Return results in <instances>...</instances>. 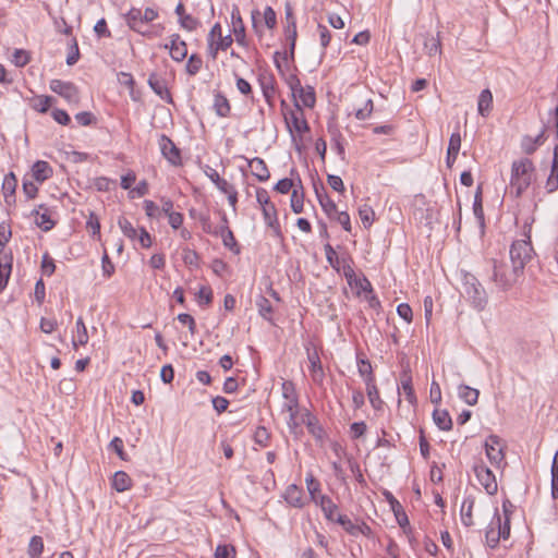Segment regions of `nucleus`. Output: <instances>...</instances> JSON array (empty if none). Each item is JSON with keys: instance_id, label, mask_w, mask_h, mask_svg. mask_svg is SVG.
Wrapping results in <instances>:
<instances>
[{"instance_id": "f257e3e1", "label": "nucleus", "mask_w": 558, "mask_h": 558, "mask_svg": "<svg viewBox=\"0 0 558 558\" xmlns=\"http://www.w3.org/2000/svg\"><path fill=\"white\" fill-rule=\"evenodd\" d=\"M514 506L509 499H505L502 501V512L501 515L498 512V509H495V514L485 532L486 544L490 548L497 547L500 539H508L510 536V522L511 514Z\"/></svg>"}, {"instance_id": "f03ea898", "label": "nucleus", "mask_w": 558, "mask_h": 558, "mask_svg": "<svg viewBox=\"0 0 558 558\" xmlns=\"http://www.w3.org/2000/svg\"><path fill=\"white\" fill-rule=\"evenodd\" d=\"M535 167L531 159L521 158L511 165L510 194L515 198L531 185L534 179Z\"/></svg>"}, {"instance_id": "7ed1b4c3", "label": "nucleus", "mask_w": 558, "mask_h": 558, "mask_svg": "<svg viewBox=\"0 0 558 558\" xmlns=\"http://www.w3.org/2000/svg\"><path fill=\"white\" fill-rule=\"evenodd\" d=\"M461 294L478 312L487 305L488 296L484 287L474 275L466 271L461 274Z\"/></svg>"}, {"instance_id": "20e7f679", "label": "nucleus", "mask_w": 558, "mask_h": 558, "mask_svg": "<svg viewBox=\"0 0 558 558\" xmlns=\"http://www.w3.org/2000/svg\"><path fill=\"white\" fill-rule=\"evenodd\" d=\"M492 264L493 275L490 279L502 291L511 289L518 282L519 278L523 276V272L517 269L512 264L509 265L496 259H493Z\"/></svg>"}, {"instance_id": "39448f33", "label": "nucleus", "mask_w": 558, "mask_h": 558, "mask_svg": "<svg viewBox=\"0 0 558 558\" xmlns=\"http://www.w3.org/2000/svg\"><path fill=\"white\" fill-rule=\"evenodd\" d=\"M524 235L525 239L515 240L510 246V262L522 272H524L525 265L531 262L534 254L530 230Z\"/></svg>"}, {"instance_id": "423d86ee", "label": "nucleus", "mask_w": 558, "mask_h": 558, "mask_svg": "<svg viewBox=\"0 0 558 558\" xmlns=\"http://www.w3.org/2000/svg\"><path fill=\"white\" fill-rule=\"evenodd\" d=\"M208 53L213 60L217 58L219 50H227L233 43L231 35L222 36V27L219 23H216L208 36Z\"/></svg>"}, {"instance_id": "0eeeda50", "label": "nucleus", "mask_w": 558, "mask_h": 558, "mask_svg": "<svg viewBox=\"0 0 558 558\" xmlns=\"http://www.w3.org/2000/svg\"><path fill=\"white\" fill-rule=\"evenodd\" d=\"M283 117L291 133L292 131H295L299 134H303L310 131L308 123L304 118L303 109L296 100L294 101V109L283 111Z\"/></svg>"}, {"instance_id": "6e6552de", "label": "nucleus", "mask_w": 558, "mask_h": 558, "mask_svg": "<svg viewBox=\"0 0 558 558\" xmlns=\"http://www.w3.org/2000/svg\"><path fill=\"white\" fill-rule=\"evenodd\" d=\"M473 472L488 495H495L497 493L498 485L495 474L482 460L474 463Z\"/></svg>"}, {"instance_id": "1a4fd4ad", "label": "nucleus", "mask_w": 558, "mask_h": 558, "mask_svg": "<svg viewBox=\"0 0 558 558\" xmlns=\"http://www.w3.org/2000/svg\"><path fill=\"white\" fill-rule=\"evenodd\" d=\"M49 87L53 93L63 97L68 102L78 104V89L73 83L61 80H51Z\"/></svg>"}, {"instance_id": "9d476101", "label": "nucleus", "mask_w": 558, "mask_h": 558, "mask_svg": "<svg viewBox=\"0 0 558 558\" xmlns=\"http://www.w3.org/2000/svg\"><path fill=\"white\" fill-rule=\"evenodd\" d=\"M158 143L161 155L168 160L170 165L175 167L182 165L181 150L170 137L161 134Z\"/></svg>"}, {"instance_id": "9b49d317", "label": "nucleus", "mask_w": 558, "mask_h": 558, "mask_svg": "<svg viewBox=\"0 0 558 558\" xmlns=\"http://www.w3.org/2000/svg\"><path fill=\"white\" fill-rule=\"evenodd\" d=\"M485 451L492 464L499 466L505 459L501 439L497 435H489L485 441Z\"/></svg>"}, {"instance_id": "f8f14e48", "label": "nucleus", "mask_w": 558, "mask_h": 558, "mask_svg": "<svg viewBox=\"0 0 558 558\" xmlns=\"http://www.w3.org/2000/svg\"><path fill=\"white\" fill-rule=\"evenodd\" d=\"M222 221L223 223L218 229L215 230V235L221 236L223 245L231 252H233L234 254H240V245L238 244L233 232L228 227V219L226 214H222Z\"/></svg>"}, {"instance_id": "ddd939ff", "label": "nucleus", "mask_w": 558, "mask_h": 558, "mask_svg": "<svg viewBox=\"0 0 558 558\" xmlns=\"http://www.w3.org/2000/svg\"><path fill=\"white\" fill-rule=\"evenodd\" d=\"M301 423L306 425L308 433L317 440L323 441L325 438V430L319 424L318 418L310 411L305 410L301 414Z\"/></svg>"}, {"instance_id": "4468645a", "label": "nucleus", "mask_w": 558, "mask_h": 558, "mask_svg": "<svg viewBox=\"0 0 558 558\" xmlns=\"http://www.w3.org/2000/svg\"><path fill=\"white\" fill-rule=\"evenodd\" d=\"M165 48L169 49L172 60L180 62L183 61L187 56V46L184 40H181L179 34L170 36V44L165 45Z\"/></svg>"}, {"instance_id": "2eb2a0df", "label": "nucleus", "mask_w": 558, "mask_h": 558, "mask_svg": "<svg viewBox=\"0 0 558 558\" xmlns=\"http://www.w3.org/2000/svg\"><path fill=\"white\" fill-rule=\"evenodd\" d=\"M258 83L260 85L263 96L266 102L274 107V99L276 95V80L272 74L262 73L258 76Z\"/></svg>"}, {"instance_id": "dca6fc26", "label": "nucleus", "mask_w": 558, "mask_h": 558, "mask_svg": "<svg viewBox=\"0 0 558 558\" xmlns=\"http://www.w3.org/2000/svg\"><path fill=\"white\" fill-rule=\"evenodd\" d=\"M32 215L36 216L35 222L43 231H50L56 225V221L51 219L48 207L44 204H40L38 209H34Z\"/></svg>"}, {"instance_id": "f3484780", "label": "nucleus", "mask_w": 558, "mask_h": 558, "mask_svg": "<svg viewBox=\"0 0 558 558\" xmlns=\"http://www.w3.org/2000/svg\"><path fill=\"white\" fill-rule=\"evenodd\" d=\"M17 186V179L13 172H9L4 175L2 182V192L4 196V202L7 205L11 206L15 204V191Z\"/></svg>"}, {"instance_id": "a211bd4d", "label": "nucleus", "mask_w": 558, "mask_h": 558, "mask_svg": "<svg viewBox=\"0 0 558 558\" xmlns=\"http://www.w3.org/2000/svg\"><path fill=\"white\" fill-rule=\"evenodd\" d=\"M231 20L233 25V33L235 41L241 46H246V34L243 20L240 14L239 8L234 7L231 12Z\"/></svg>"}, {"instance_id": "6ab92c4d", "label": "nucleus", "mask_w": 558, "mask_h": 558, "mask_svg": "<svg viewBox=\"0 0 558 558\" xmlns=\"http://www.w3.org/2000/svg\"><path fill=\"white\" fill-rule=\"evenodd\" d=\"M307 359L311 364L310 372H311L313 380L317 384H322L323 379L325 377V373L323 369V365H322L318 352L316 350H314L312 352L308 351Z\"/></svg>"}, {"instance_id": "aec40b11", "label": "nucleus", "mask_w": 558, "mask_h": 558, "mask_svg": "<svg viewBox=\"0 0 558 558\" xmlns=\"http://www.w3.org/2000/svg\"><path fill=\"white\" fill-rule=\"evenodd\" d=\"M148 85L161 98L171 101V94L167 87L166 81L158 74L153 73L148 77Z\"/></svg>"}, {"instance_id": "412c9836", "label": "nucleus", "mask_w": 558, "mask_h": 558, "mask_svg": "<svg viewBox=\"0 0 558 558\" xmlns=\"http://www.w3.org/2000/svg\"><path fill=\"white\" fill-rule=\"evenodd\" d=\"M324 512L325 518L328 521L336 522L338 506L327 495H319V500L315 502Z\"/></svg>"}, {"instance_id": "4be33fe9", "label": "nucleus", "mask_w": 558, "mask_h": 558, "mask_svg": "<svg viewBox=\"0 0 558 558\" xmlns=\"http://www.w3.org/2000/svg\"><path fill=\"white\" fill-rule=\"evenodd\" d=\"M262 211L266 226L271 228L277 236L281 235L280 225L278 221V215L275 204L263 207Z\"/></svg>"}, {"instance_id": "5701e85b", "label": "nucleus", "mask_w": 558, "mask_h": 558, "mask_svg": "<svg viewBox=\"0 0 558 558\" xmlns=\"http://www.w3.org/2000/svg\"><path fill=\"white\" fill-rule=\"evenodd\" d=\"M52 173L53 170L47 161L38 160L33 165L31 174L36 182L43 183L49 179Z\"/></svg>"}, {"instance_id": "b1692460", "label": "nucleus", "mask_w": 558, "mask_h": 558, "mask_svg": "<svg viewBox=\"0 0 558 558\" xmlns=\"http://www.w3.org/2000/svg\"><path fill=\"white\" fill-rule=\"evenodd\" d=\"M545 142V128L535 137L524 135L521 141V148L526 155H532L538 146Z\"/></svg>"}, {"instance_id": "393cba45", "label": "nucleus", "mask_w": 558, "mask_h": 558, "mask_svg": "<svg viewBox=\"0 0 558 558\" xmlns=\"http://www.w3.org/2000/svg\"><path fill=\"white\" fill-rule=\"evenodd\" d=\"M385 496H386V498H387V500H388V502H389V505L391 507V510L395 513V517H396V520H397L398 524L401 527H405L407 525H409L408 515L404 512L401 504L393 497V495L390 492H386Z\"/></svg>"}, {"instance_id": "a878e982", "label": "nucleus", "mask_w": 558, "mask_h": 558, "mask_svg": "<svg viewBox=\"0 0 558 558\" xmlns=\"http://www.w3.org/2000/svg\"><path fill=\"white\" fill-rule=\"evenodd\" d=\"M284 500L294 508H303V490L295 484H291L286 488L283 494Z\"/></svg>"}, {"instance_id": "bb28decb", "label": "nucleus", "mask_w": 558, "mask_h": 558, "mask_svg": "<svg viewBox=\"0 0 558 558\" xmlns=\"http://www.w3.org/2000/svg\"><path fill=\"white\" fill-rule=\"evenodd\" d=\"M12 254H5L0 258V293L7 288L12 271Z\"/></svg>"}, {"instance_id": "cd10ccee", "label": "nucleus", "mask_w": 558, "mask_h": 558, "mask_svg": "<svg viewBox=\"0 0 558 558\" xmlns=\"http://www.w3.org/2000/svg\"><path fill=\"white\" fill-rule=\"evenodd\" d=\"M545 187L548 193H554L558 190V146H556L554 149L550 173L547 178Z\"/></svg>"}, {"instance_id": "c85d7f7f", "label": "nucleus", "mask_w": 558, "mask_h": 558, "mask_svg": "<svg viewBox=\"0 0 558 558\" xmlns=\"http://www.w3.org/2000/svg\"><path fill=\"white\" fill-rule=\"evenodd\" d=\"M250 167L252 170V174L254 177H256V179L258 181L265 182L269 179V177H270L269 170L267 168L266 162L262 158H258V157L253 158L250 161Z\"/></svg>"}, {"instance_id": "c756f323", "label": "nucleus", "mask_w": 558, "mask_h": 558, "mask_svg": "<svg viewBox=\"0 0 558 558\" xmlns=\"http://www.w3.org/2000/svg\"><path fill=\"white\" fill-rule=\"evenodd\" d=\"M296 101H301V104L306 108H313L316 104V94L314 87L301 86V89L296 90Z\"/></svg>"}, {"instance_id": "7c9ffc66", "label": "nucleus", "mask_w": 558, "mask_h": 558, "mask_svg": "<svg viewBox=\"0 0 558 558\" xmlns=\"http://www.w3.org/2000/svg\"><path fill=\"white\" fill-rule=\"evenodd\" d=\"M284 35L287 40L289 41V52L283 53V59L287 60L288 58L294 59V50H295V44H296V22H291V25H286L284 27Z\"/></svg>"}, {"instance_id": "2f4dec72", "label": "nucleus", "mask_w": 558, "mask_h": 558, "mask_svg": "<svg viewBox=\"0 0 558 558\" xmlns=\"http://www.w3.org/2000/svg\"><path fill=\"white\" fill-rule=\"evenodd\" d=\"M128 24L130 28L137 32L138 34H145L144 31V21H143V12L141 9H131L126 15Z\"/></svg>"}, {"instance_id": "473e14b6", "label": "nucleus", "mask_w": 558, "mask_h": 558, "mask_svg": "<svg viewBox=\"0 0 558 558\" xmlns=\"http://www.w3.org/2000/svg\"><path fill=\"white\" fill-rule=\"evenodd\" d=\"M493 106V94L486 88L483 89L477 100V111L482 117H487L490 113Z\"/></svg>"}, {"instance_id": "72a5a7b5", "label": "nucleus", "mask_w": 558, "mask_h": 558, "mask_svg": "<svg viewBox=\"0 0 558 558\" xmlns=\"http://www.w3.org/2000/svg\"><path fill=\"white\" fill-rule=\"evenodd\" d=\"M475 500L474 497L468 496L464 498L462 506H461V522L464 526H472L473 525V507H474Z\"/></svg>"}, {"instance_id": "f704fd0d", "label": "nucleus", "mask_w": 558, "mask_h": 558, "mask_svg": "<svg viewBox=\"0 0 558 558\" xmlns=\"http://www.w3.org/2000/svg\"><path fill=\"white\" fill-rule=\"evenodd\" d=\"M433 421L441 430H450L452 428V418L447 410H434Z\"/></svg>"}, {"instance_id": "c9c22d12", "label": "nucleus", "mask_w": 558, "mask_h": 558, "mask_svg": "<svg viewBox=\"0 0 558 558\" xmlns=\"http://www.w3.org/2000/svg\"><path fill=\"white\" fill-rule=\"evenodd\" d=\"M458 396L466 404L474 405L477 403L480 391L475 388L468 386V385H460L458 387Z\"/></svg>"}, {"instance_id": "e433bc0d", "label": "nucleus", "mask_w": 558, "mask_h": 558, "mask_svg": "<svg viewBox=\"0 0 558 558\" xmlns=\"http://www.w3.org/2000/svg\"><path fill=\"white\" fill-rule=\"evenodd\" d=\"M88 332L82 317L76 320V336L72 339V345L76 350L78 345H85L88 342Z\"/></svg>"}, {"instance_id": "4c0bfd02", "label": "nucleus", "mask_w": 558, "mask_h": 558, "mask_svg": "<svg viewBox=\"0 0 558 558\" xmlns=\"http://www.w3.org/2000/svg\"><path fill=\"white\" fill-rule=\"evenodd\" d=\"M214 109L217 116L226 118L230 114L231 106L226 96L221 93H217L214 99Z\"/></svg>"}, {"instance_id": "58836bf2", "label": "nucleus", "mask_w": 558, "mask_h": 558, "mask_svg": "<svg viewBox=\"0 0 558 558\" xmlns=\"http://www.w3.org/2000/svg\"><path fill=\"white\" fill-rule=\"evenodd\" d=\"M131 485H132V480L128 473H125L123 471H118L114 473L113 478H112V487L117 492H120V493L125 492L131 487Z\"/></svg>"}, {"instance_id": "ea45409f", "label": "nucleus", "mask_w": 558, "mask_h": 558, "mask_svg": "<svg viewBox=\"0 0 558 558\" xmlns=\"http://www.w3.org/2000/svg\"><path fill=\"white\" fill-rule=\"evenodd\" d=\"M473 214L478 222V226L482 231H484L485 228V218H484V209L482 204V191L481 187L477 189V192L474 196L473 202Z\"/></svg>"}, {"instance_id": "a19ab883", "label": "nucleus", "mask_w": 558, "mask_h": 558, "mask_svg": "<svg viewBox=\"0 0 558 558\" xmlns=\"http://www.w3.org/2000/svg\"><path fill=\"white\" fill-rule=\"evenodd\" d=\"M44 551V541L41 536L34 535L28 544L27 554L29 558H40Z\"/></svg>"}, {"instance_id": "79ce46f5", "label": "nucleus", "mask_w": 558, "mask_h": 558, "mask_svg": "<svg viewBox=\"0 0 558 558\" xmlns=\"http://www.w3.org/2000/svg\"><path fill=\"white\" fill-rule=\"evenodd\" d=\"M401 388L405 396V399L412 404L415 403L416 397H415L414 389L412 386V378L407 373H403L401 376Z\"/></svg>"}, {"instance_id": "37998d69", "label": "nucleus", "mask_w": 558, "mask_h": 558, "mask_svg": "<svg viewBox=\"0 0 558 558\" xmlns=\"http://www.w3.org/2000/svg\"><path fill=\"white\" fill-rule=\"evenodd\" d=\"M424 50L429 57L435 56L440 52L439 33L437 34V37H434L432 35L425 36Z\"/></svg>"}, {"instance_id": "c03bdc74", "label": "nucleus", "mask_w": 558, "mask_h": 558, "mask_svg": "<svg viewBox=\"0 0 558 558\" xmlns=\"http://www.w3.org/2000/svg\"><path fill=\"white\" fill-rule=\"evenodd\" d=\"M205 173L221 193L232 185L227 180L220 178L219 173L210 167H207Z\"/></svg>"}, {"instance_id": "a18cd8bd", "label": "nucleus", "mask_w": 558, "mask_h": 558, "mask_svg": "<svg viewBox=\"0 0 558 558\" xmlns=\"http://www.w3.org/2000/svg\"><path fill=\"white\" fill-rule=\"evenodd\" d=\"M336 522L351 536H359V523H353L345 514H338Z\"/></svg>"}, {"instance_id": "49530a36", "label": "nucleus", "mask_w": 558, "mask_h": 558, "mask_svg": "<svg viewBox=\"0 0 558 558\" xmlns=\"http://www.w3.org/2000/svg\"><path fill=\"white\" fill-rule=\"evenodd\" d=\"M366 385V391L369 399V402L374 409H379L383 401L379 397V391L375 385V381H372L371 378L367 380Z\"/></svg>"}, {"instance_id": "de8ad7c7", "label": "nucleus", "mask_w": 558, "mask_h": 558, "mask_svg": "<svg viewBox=\"0 0 558 558\" xmlns=\"http://www.w3.org/2000/svg\"><path fill=\"white\" fill-rule=\"evenodd\" d=\"M118 226L126 238H129L132 241L136 240L138 231L125 217H119Z\"/></svg>"}, {"instance_id": "09e8293b", "label": "nucleus", "mask_w": 558, "mask_h": 558, "mask_svg": "<svg viewBox=\"0 0 558 558\" xmlns=\"http://www.w3.org/2000/svg\"><path fill=\"white\" fill-rule=\"evenodd\" d=\"M357 368L361 376L364 377L365 384L371 378L372 381H375V377L373 375V368L371 362L367 359L357 357Z\"/></svg>"}, {"instance_id": "8fccbe9b", "label": "nucleus", "mask_w": 558, "mask_h": 558, "mask_svg": "<svg viewBox=\"0 0 558 558\" xmlns=\"http://www.w3.org/2000/svg\"><path fill=\"white\" fill-rule=\"evenodd\" d=\"M54 101V98L51 96H45L40 95L35 97L33 108L37 110L38 112L45 113L49 110L52 102Z\"/></svg>"}, {"instance_id": "3c124183", "label": "nucleus", "mask_w": 558, "mask_h": 558, "mask_svg": "<svg viewBox=\"0 0 558 558\" xmlns=\"http://www.w3.org/2000/svg\"><path fill=\"white\" fill-rule=\"evenodd\" d=\"M305 483L312 500H319L320 483L312 474L306 476Z\"/></svg>"}, {"instance_id": "603ef678", "label": "nucleus", "mask_w": 558, "mask_h": 558, "mask_svg": "<svg viewBox=\"0 0 558 558\" xmlns=\"http://www.w3.org/2000/svg\"><path fill=\"white\" fill-rule=\"evenodd\" d=\"M202 65H203L202 58L198 54L193 53L190 56V58L187 60V63L185 66L186 73L191 76L196 75L199 72V70L202 69Z\"/></svg>"}, {"instance_id": "864d4df0", "label": "nucleus", "mask_w": 558, "mask_h": 558, "mask_svg": "<svg viewBox=\"0 0 558 558\" xmlns=\"http://www.w3.org/2000/svg\"><path fill=\"white\" fill-rule=\"evenodd\" d=\"M324 250H325V255H326V259H327L328 264L333 269L339 271L340 264H341L342 260H340V258L338 257L337 252L335 251V248L329 243H326L325 246H324Z\"/></svg>"}, {"instance_id": "5fc2aeb1", "label": "nucleus", "mask_w": 558, "mask_h": 558, "mask_svg": "<svg viewBox=\"0 0 558 558\" xmlns=\"http://www.w3.org/2000/svg\"><path fill=\"white\" fill-rule=\"evenodd\" d=\"M270 440V433L264 426H258L254 433V442L260 447H267Z\"/></svg>"}, {"instance_id": "6e6d98bb", "label": "nucleus", "mask_w": 558, "mask_h": 558, "mask_svg": "<svg viewBox=\"0 0 558 558\" xmlns=\"http://www.w3.org/2000/svg\"><path fill=\"white\" fill-rule=\"evenodd\" d=\"M11 61L17 66L23 68L31 61L29 52L24 49H15Z\"/></svg>"}, {"instance_id": "4d7b16f0", "label": "nucleus", "mask_w": 558, "mask_h": 558, "mask_svg": "<svg viewBox=\"0 0 558 558\" xmlns=\"http://www.w3.org/2000/svg\"><path fill=\"white\" fill-rule=\"evenodd\" d=\"M359 216L361 221L365 228H369L374 221L375 213L373 208L368 205H364L359 209Z\"/></svg>"}, {"instance_id": "13d9d810", "label": "nucleus", "mask_w": 558, "mask_h": 558, "mask_svg": "<svg viewBox=\"0 0 558 558\" xmlns=\"http://www.w3.org/2000/svg\"><path fill=\"white\" fill-rule=\"evenodd\" d=\"M256 304L260 316L267 320H270V315L272 314V306L269 300L266 299L265 296H259Z\"/></svg>"}, {"instance_id": "bf43d9fd", "label": "nucleus", "mask_w": 558, "mask_h": 558, "mask_svg": "<svg viewBox=\"0 0 558 558\" xmlns=\"http://www.w3.org/2000/svg\"><path fill=\"white\" fill-rule=\"evenodd\" d=\"M319 205L329 218H333V215L337 214V205L329 195L320 197Z\"/></svg>"}, {"instance_id": "052dcab7", "label": "nucleus", "mask_w": 558, "mask_h": 558, "mask_svg": "<svg viewBox=\"0 0 558 558\" xmlns=\"http://www.w3.org/2000/svg\"><path fill=\"white\" fill-rule=\"evenodd\" d=\"M304 207V194H299L296 189L291 194V209L295 214H301Z\"/></svg>"}, {"instance_id": "680f3d73", "label": "nucleus", "mask_w": 558, "mask_h": 558, "mask_svg": "<svg viewBox=\"0 0 558 558\" xmlns=\"http://www.w3.org/2000/svg\"><path fill=\"white\" fill-rule=\"evenodd\" d=\"M235 548L228 544H220L215 550V558H235Z\"/></svg>"}, {"instance_id": "e2e57ef3", "label": "nucleus", "mask_w": 558, "mask_h": 558, "mask_svg": "<svg viewBox=\"0 0 558 558\" xmlns=\"http://www.w3.org/2000/svg\"><path fill=\"white\" fill-rule=\"evenodd\" d=\"M317 33H318L320 46H322L323 50H325L328 47V45L330 44L331 33L328 29V27L323 24L317 25ZM323 54H325V51H323Z\"/></svg>"}, {"instance_id": "0e129e2a", "label": "nucleus", "mask_w": 558, "mask_h": 558, "mask_svg": "<svg viewBox=\"0 0 558 558\" xmlns=\"http://www.w3.org/2000/svg\"><path fill=\"white\" fill-rule=\"evenodd\" d=\"M182 259L184 264L189 266L198 267L199 265V255L196 253V251L189 247L183 248Z\"/></svg>"}, {"instance_id": "69168bd1", "label": "nucleus", "mask_w": 558, "mask_h": 558, "mask_svg": "<svg viewBox=\"0 0 558 558\" xmlns=\"http://www.w3.org/2000/svg\"><path fill=\"white\" fill-rule=\"evenodd\" d=\"M179 23L181 27L189 32L195 31L201 25V22L191 14L182 15V19L179 20Z\"/></svg>"}, {"instance_id": "338daca9", "label": "nucleus", "mask_w": 558, "mask_h": 558, "mask_svg": "<svg viewBox=\"0 0 558 558\" xmlns=\"http://www.w3.org/2000/svg\"><path fill=\"white\" fill-rule=\"evenodd\" d=\"M196 296L199 305H209L213 302V291L209 287H202Z\"/></svg>"}, {"instance_id": "774afa93", "label": "nucleus", "mask_w": 558, "mask_h": 558, "mask_svg": "<svg viewBox=\"0 0 558 558\" xmlns=\"http://www.w3.org/2000/svg\"><path fill=\"white\" fill-rule=\"evenodd\" d=\"M56 270L54 260L49 256L48 253L44 254L41 260V271L45 276L50 277Z\"/></svg>"}]
</instances>
